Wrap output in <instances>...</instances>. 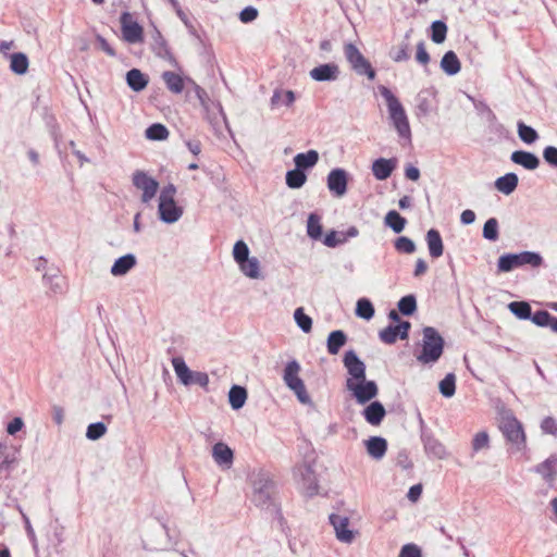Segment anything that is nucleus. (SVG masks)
I'll return each instance as SVG.
<instances>
[{
    "mask_svg": "<svg viewBox=\"0 0 557 557\" xmlns=\"http://www.w3.org/2000/svg\"><path fill=\"white\" fill-rule=\"evenodd\" d=\"M339 66L336 63H324L313 67L309 75L315 82H334L339 77Z\"/></svg>",
    "mask_w": 557,
    "mask_h": 557,
    "instance_id": "nucleus-16",
    "label": "nucleus"
},
{
    "mask_svg": "<svg viewBox=\"0 0 557 557\" xmlns=\"http://www.w3.org/2000/svg\"><path fill=\"white\" fill-rule=\"evenodd\" d=\"M258 17V10L251 5L246 7L239 13V20L243 23H249L255 21Z\"/></svg>",
    "mask_w": 557,
    "mask_h": 557,
    "instance_id": "nucleus-61",
    "label": "nucleus"
},
{
    "mask_svg": "<svg viewBox=\"0 0 557 557\" xmlns=\"http://www.w3.org/2000/svg\"><path fill=\"white\" fill-rule=\"evenodd\" d=\"M343 363L349 374L347 380H352L355 382L364 381L366 364L360 360L355 350L351 349L345 352Z\"/></svg>",
    "mask_w": 557,
    "mask_h": 557,
    "instance_id": "nucleus-13",
    "label": "nucleus"
},
{
    "mask_svg": "<svg viewBox=\"0 0 557 557\" xmlns=\"http://www.w3.org/2000/svg\"><path fill=\"white\" fill-rule=\"evenodd\" d=\"M133 185L143 191L141 201L145 203L150 202L159 188V183L145 171L137 170L132 176Z\"/></svg>",
    "mask_w": 557,
    "mask_h": 557,
    "instance_id": "nucleus-10",
    "label": "nucleus"
},
{
    "mask_svg": "<svg viewBox=\"0 0 557 557\" xmlns=\"http://www.w3.org/2000/svg\"><path fill=\"white\" fill-rule=\"evenodd\" d=\"M374 307L368 298H360L356 305V315L364 320H371L374 315Z\"/></svg>",
    "mask_w": 557,
    "mask_h": 557,
    "instance_id": "nucleus-43",
    "label": "nucleus"
},
{
    "mask_svg": "<svg viewBox=\"0 0 557 557\" xmlns=\"http://www.w3.org/2000/svg\"><path fill=\"white\" fill-rule=\"evenodd\" d=\"M517 127L518 136L523 143L530 145L537 140L539 134L533 127L524 124L522 121L518 122Z\"/></svg>",
    "mask_w": 557,
    "mask_h": 557,
    "instance_id": "nucleus-42",
    "label": "nucleus"
},
{
    "mask_svg": "<svg viewBox=\"0 0 557 557\" xmlns=\"http://www.w3.org/2000/svg\"><path fill=\"white\" fill-rule=\"evenodd\" d=\"M247 400V391L245 387L239 385H233L228 392V401L234 410H238L244 407Z\"/></svg>",
    "mask_w": 557,
    "mask_h": 557,
    "instance_id": "nucleus-32",
    "label": "nucleus"
},
{
    "mask_svg": "<svg viewBox=\"0 0 557 557\" xmlns=\"http://www.w3.org/2000/svg\"><path fill=\"white\" fill-rule=\"evenodd\" d=\"M123 39L128 44H137L144 41L143 27L133 20L129 12H123L120 17Z\"/></svg>",
    "mask_w": 557,
    "mask_h": 557,
    "instance_id": "nucleus-11",
    "label": "nucleus"
},
{
    "mask_svg": "<svg viewBox=\"0 0 557 557\" xmlns=\"http://www.w3.org/2000/svg\"><path fill=\"white\" fill-rule=\"evenodd\" d=\"M151 38H152L151 46H152V49L156 52V54L161 58L170 57L171 53L168 48L166 41L158 28L154 27Z\"/></svg>",
    "mask_w": 557,
    "mask_h": 557,
    "instance_id": "nucleus-34",
    "label": "nucleus"
},
{
    "mask_svg": "<svg viewBox=\"0 0 557 557\" xmlns=\"http://www.w3.org/2000/svg\"><path fill=\"white\" fill-rule=\"evenodd\" d=\"M483 237L491 242L498 239V221L495 218L488 219L483 226Z\"/></svg>",
    "mask_w": 557,
    "mask_h": 557,
    "instance_id": "nucleus-50",
    "label": "nucleus"
},
{
    "mask_svg": "<svg viewBox=\"0 0 557 557\" xmlns=\"http://www.w3.org/2000/svg\"><path fill=\"white\" fill-rule=\"evenodd\" d=\"M212 458L218 466L230 469L233 465L234 453L225 443L219 442L212 447Z\"/></svg>",
    "mask_w": 557,
    "mask_h": 557,
    "instance_id": "nucleus-18",
    "label": "nucleus"
},
{
    "mask_svg": "<svg viewBox=\"0 0 557 557\" xmlns=\"http://www.w3.org/2000/svg\"><path fill=\"white\" fill-rule=\"evenodd\" d=\"M441 69L447 74V75H456L460 72L461 64L457 57V54L454 51H447L442 60H441Z\"/></svg>",
    "mask_w": 557,
    "mask_h": 557,
    "instance_id": "nucleus-30",
    "label": "nucleus"
},
{
    "mask_svg": "<svg viewBox=\"0 0 557 557\" xmlns=\"http://www.w3.org/2000/svg\"><path fill=\"white\" fill-rule=\"evenodd\" d=\"M395 249L403 253H413L416 251V244L412 239L406 236H400L395 240Z\"/></svg>",
    "mask_w": 557,
    "mask_h": 557,
    "instance_id": "nucleus-54",
    "label": "nucleus"
},
{
    "mask_svg": "<svg viewBox=\"0 0 557 557\" xmlns=\"http://www.w3.org/2000/svg\"><path fill=\"white\" fill-rule=\"evenodd\" d=\"M346 242V237L337 238V232L331 231L327 233L323 239V244L330 248H334L341 244Z\"/></svg>",
    "mask_w": 557,
    "mask_h": 557,
    "instance_id": "nucleus-60",
    "label": "nucleus"
},
{
    "mask_svg": "<svg viewBox=\"0 0 557 557\" xmlns=\"http://www.w3.org/2000/svg\"><path fill=\"white\" fill-rule=\"evenodd\" d=\"M529 320H531L537 326L545 327L552 320V314L548 311L539 310L534 313H531V318Z\"/></svg>",
    "mask_w": 557,
    "mask_h": 557,
    "instance_id": "nucleus-57",
    "label": "nucleus"
},
{
    "mask_svg": "<svg viewBox=\"0 0 557 557\" xmlns=\"http://www.w3.org/2000/svg\"><path fill=\"white\" fill-rule=\"evenodd\" d=\"M379 90L386 101L391 124L401 139L411 143L409 119L399 99L385 86H380Z\"/></svg>",
    "mask_w": 557,
    "mask_h": 557,
    "instance_id": "nucleus-1",
    "label": "nucleus"
},
{
    "mask_svg": "<svg viewBox=\"0 0 557 557\" xmlns=\"http://www.w3.org/2000/svg\"><path fill=\"white\" fill-rule=\"evenodd\" d=\"M190 380L191 384H197L201 387H207L209 384V376L206 372L193 371Z\"/></svg>",
    "mask_w": 557,
    "mask_h": 557,
    "instance_id": "nucleus-62",
    "label": "nucleus"
},
{
    "mask_svg": "<svg viewBox=\"0 0 557 557\" xmlns=\"http://www.w3.org/2000/svg\"><path fill=\"white\" fill-rule=\"evenodd\" d=\"M162 78L170 91L174 94H181L183 91L184 81L178 74L166 71L162 74Z\"/></svg>",
    "mask_w": 557,
    "mask_h": 557,
    "instance_id": "nucleus-37",
    "label": "nucleus"
},
{
    "mask_svg": "<svg viewBox=\"0 0 557 557\" xmlns=\"http://www.w3.org/2000/svg\"><path fill=\"white\" fill-rule=\"evenodd\" d=\"M107 432V426L102 422H96L88 425L86 431V437L90 441H97L101 438Z\"/></svg>",
    "mask_w": 557,
    "mask_h": 557,
    "instance_id": "nucleus-53",
    "label": "nucleus"
},
{
    "mask_svg": "<svg viewBox=\"0 0 557 557\" xmlns=\"http://www.w3.org/2000/svg\"><path fill=\"white\" fill-rule=\"evenodd\" d=\"M10 69L18 74H25L28 69V58L25 53L16 52L11 55Z\"/></svg>",
    "mask_w": 557,
    "mask_h": 557,
    "instance_id": "nucleus-40",
    "label": "nucleus"
},
{
    "mask_svg": "<svg viewBox=\"0 0 557 557\" xmlns=\"http://www.w3.org/2000/svg\"><path fill=\"white\" fill-rule=\"evenodd\" d=\"M250 482L251 502L260 508H269L273 505L275 486L270 473L264 470L255 471L250 475Z\"/></svg>",
    "mask_w": 557,
    "mask_h": 557,
    "instance_id": "nucleus-2",
    "label": "nucleus"
},
{
    "mask_svg": "<svg viewBox=\"0 0 557 557\" xmlns=\"http://www.w3.org/2000/svg\"><path fill=\"white\" fill-rule=\"evenodd\" d=\"M285 180H286V185L289 188L298 189L305 185V183L307 181V175L304 171L295 168L294 170L287 171Z\"/></svg>",
    "mask_w": 557,
    "mask_h": 557,
    "instance_id": "nucleus-36",
    "label": "nucleus"
},
{
    "mask_svg": "<svg viewBox=\"0 0 557 557\" xmlns=\"http://www.w3.org/2000/svg\"><path fill=\"white\" fill-rule=\"evenodd\" d=\"M412 34V29H409L406 34H405V38L404 40L398 45V46H395L393 47L391 50H389V57L393 61L395 62H404V61H407L409 58H410V54H409V49H410V45H409V38Z\"/></svg>",
    "mask_w": 557,
    "mask_h": 557,
    "instance_id": "nucleus-25",
    "label": "nucleus"
},
{
    "mask_svg": "<svg viewBox=\"0 0 557 557\" xmlns=\"http://www.w3.org/2000/svg\"><path fill=\"white\" fill-rule=\"evenodd\" d=\"M379 337L383 343L391 345L397 341L399 335L397 333V329H395V325H388L380 331Z\"/></svg>",
    "mask_w": 557,
    "mask_h": 557,
    "instance_id": "nucleus-56",
    "label": "nucleus"
},
{
    "mask_svg": "<svg viewBox=\"0 0 557 557\" xmlns=\"http://www.w3.org/2000/svg\"><path fill=\"white\" fill-rule=\"evenodd\" d=\"M519 183V178L515 173H507L495 181V187L498 191L510 195L515 191Z\"/></svg>",
    "mask_w": 557,
    "mask_h": 557,
    "instance_id": "nucleus-28",
    "label": "nucleus"
},
{
    "mask_svg": "<svg viewBox=\"0 0 557 557\" xmlns=\"http://www.w3.org/2000/svg\"><path fill=\"white\" fill-rule=\"evenodd\" d=\"M126 82L128 87L134 91H141L148 85L147 76L138 69H132L126 73Z\"/></svg>",
    "mask_w": 557,
    "mask_h": 557,
    "instance_id": "nucleus-27",
    "label": "nucleus"
},
{
    "mask_svg": "<svg viewBox=\"0 0 557 557\" xmlns=\"http://www.w3.org/2000/svg\"><path fill=\"white\" fill-rule=\"evenodd\" d=\"M535 471L543 478L550 480L555 475V461L547 459L544 462L536 466Z\"/></svg>",
    "mask_w": 557,
    "mask_h": 557,
    "instance_id": "nucleus-55",
    "label": "nucleus"
},
{
    "mask_svg": "<svg viewBox=\"0 0 557 557\" xmlns=\"http://www.w3.org/2000/svg\"><path fill=\"white\" fill-rule=\"evenodd\" d=\"M508 308L520 320H529L531 318L532 309L527 301H512L508 305Z\"/></svg>",
    "mask_w": 557,
    "mask_h": 557,
    "instance_id": "nucleus-41",
    "label": "nucleus"
},
{
    "mask_svg": "<svg viewBox=\"0 0 557 557\" xmlns=\"http://www.w3.org/2000/svg\"><path fill=\"white\" fill-rule=\"evenodd\" d=\"M416 59L422 65H426L430 62V54L428 53L423 41H420L417 45Z\"/></svg>",
    "mask_w": 557,
    "mask_h": 557,
    "instance_id": "nucleus-64",
    "label": "nucleus"
},
{
    "mask_svg": "<svg viewBox=\"0 0 557 557\" xmlns=\"http://www.w3.org/2000/svg\"><path fill=\"white\" fill-rule=\"evenodd\" d=\"M347 343V335L342 330L333 331L329 334L326 341L327 351L331 355H337L341 348Z\"/></svg>",
    "mask_w": 557,
    "mask_h": 557,
    "instance_id": "nucleus-29",
    "label": "nucleus"
},
{
    "mask_svg": "<svg viewBox=\"0 0 557 557\" xmlns=\"http://www.w3.org/2000/svg\"><path fill=\"white\" fill-rule=\"evenodd\" d=\"M327 188L330 193L337 197L342 198L347 193L348 185V173L346 170L336 168L330 171L326 180Z\"/></svg>",
    "mask_w": 557,
    "mask_h": 557,
    "instance_id": "nucleus-12",
    "label": "nucleus"
},
{
    "mask_svg": "<svg viewBox=\"0 0 557 557\" xmlns=\"http://www.w3.org/2000/svg\"><path fill=\"white\" fill-rule=\"evenodd\" d=\"M367 453L376 460L382 459L387 450V442L381 436H371L366 441Z\"/></svg>",
    "mask_w": 557,
    "mask_h": 557,
    "instance_id": "nucleus-23",
    "label": "nucleus"
},
{
    "mask_svg": "<svg viewBox=\"0 0 557 557\" xmlns=\"http://www.w3.org/2000/svg\"><path fill=\"white\" fill-rule=\"evenodd\" d=\"M137 263L135 255L127 253L117 258L111 267V274L113 276H123L128 273Z\"/></svg>",
    "mask_w": 557,
    "mask_h": 557,
    "instance_id": "nucleus-22",
    "label": "nucleus"
},
{
    "mask_svg": "<svg viewBox=\"0 0 557 557\" xmlns=\"http://www.w3.org/2000/svg\"><path fill=\"white\" fill-rule=\"evenodd\" d=\"M386 414L384 406L380 401H372L363 410V417L371 425H379Z\"/></svg>",
    "mask_w": 557,
    "mask_h": 557,
    "instance_id": "nucleus-24",
    "label": "nucleus"
},
{
    "mask_svg": "<svg viewBox=\"0 0 557 557\" xmlns=\"http://www.w3.org/2000/svg\"><path fill=\"white\" fill-rule=\"evenodd\" d=\"M172 366L178 381L185 386L190 385V377L193 371L187 367L186 362L182 357H174L172 359Z\"/></svg>",
    "mask_w": 557,
    "mask_h": 557,
    "instance_id": "nucleus-31",
    "label": "nucleus"
},
{
    "mask_svg": "<svg viewBox=\"0 0 557 557\" xmlns=\"http://www.w3.org/2000/svg\"><path fill=\"white\" fill-rule=\"evenodd\" d=\"M319 161V152L317 150H308L294 157L295 168L306 171L313 168Z\"/></svg>",
    "mask_w": 557,
    "mask_h": 557,
    "instance_id": "nucleus-26",
    "label": "nucleus"
},
{
    "mask_svg": "<svg viewBox=\"0 0 557 557\" xmlns=\"http://www.w3.org/2000/svg\"><path fill=\"white\" fill-rule=\"evenodd\" d=\"M472 453L476 454L481 450H486L490 448V436L486 431L478 432L471 443Z\"/></svg>",
    "mask_w": 557,
    "mask_h": 557,
    "instance_id": "nucleus-46",
    "label": "nucleus"
},
{
    "mask_svg": "<svg viewBox=\"0 0 557 557\" xmlns=\"http://www.w3.org/2000/svg\"><path fill=\"white\" fill-rule=\"evenodd\" d=\"M500 431L508 443L516 448V450H522L525 447V434L521 422L512 417H503L500 422Z\"/></svg>",
    "mask_w": 557,
    "mask_h": 557,
    "instance_id": "nucleus-8",
    "label": "nucleus"
},
{
    "mask_svg": "<svg viewBox=\"0 0 557 557\" xmlns=\"http://www.w3.org/2000/svg\"><path fill=\"white\" fill-rule=\"evenodd\" d=\"M396 168V160L379 158L372 163L373 176L379 181L387 180Z\"/></svg>",
    "mask_w": 557,
    "mask_h": 557,
    "instance_id": "nucleus-19",
    "label": "nucleus"
},
{
    "mask_svg": "<svg viewBox=\"0 0 557 557\" xmlns=\"http://www.w3.org/2000/svg\"><path fill=\"white\" fill-rule=\"evenodd\" d=\"M541 430L544 434L557 436V420L553 417H546L541 422Z\"/></svg>",
    "mask_w": 557,
    "mask_h": 557,
    "instance_id": "nucleus-59",
    "label": "nucleus"
},
{
    "mask_svg": "<svg viewBox=\"0 0 557 557\" xmlns=\"http://www.w3.org/2000/svg\"><path fill=\"white\" fill-rule=\"evenodd\" d=\"M294 319L298 325V327L305 332L309 333L312 329V319L307 315L304 311V308L299 307L294 312Z\"/></svg>",
    "mask_w": 557,
    "mask_h": 557,
    "instance_id": "nucleus-49",
    "label": "nucleus"
},
{
    "mask_svg": "<svg viewBox=\"0 0 557 557\" xmlns=\"http://www.w3.org/2000/svg\"><path fill=\"white\" fill-rule=\"evenodd\" d=\"M295 101V94L292 90H275L271 97V106L276 107L278 104H285L289 107Z\"/></svg>",
    "mask_w": 557,
    "mask_h": 557,
    "instance_id": "nucleus-44",
    "label": "nucleus"
},
{
    "mask_svg": "<svg viewBox=\"0 0 557 557\" xmlns=\"http://www.w3.org/2000/svg\"><path fill=\"white\" fill-rule=\"evenodd\" d=\"M444 350V339L436 329L425 326L423 329L422 349L417 355V360L423 364L435 363Z\"/></svg>",
    "mask_w": 557,
    "mask_h": 557,
    "instance_id": "nucleus-3",
    "label": "nucleus"
},
{
    "mask_svg": "<svg viewBox=\"0 0 557 557\" xmlns=\"http://www.w3.org/2000/svg\"><path fill=\"white\" fill-rule=\"evenodd\" d=\"M543 264V258L539 252L522 251L519 253H506L498 258L497 268L499 272H510L516 268L530 265L540 268Z\"/></svg>",
    "mask_w": 557,
    "mask_h": 557,
    "instance_id": "nucleus-5",
    "label": "nucleus"
},
{
    "mask_svg": "<svg viewBox=\"0 0 557 557\" xmlns=\"http://www.w3.org/2000/svg\"><path fill=\"white\" fill-rule=\"evenodd\" d=\"M168 136V128L160 123H154L146 129V137L151 140H164Z\"/></svg>",
    "mask_w": 557,
    "mask_h": 557,
    "instance_id": "nucleus-47",
    "label": "nucleus"
},
{
    "mask_svg": "<svg viewBox=\"0 0 557 557\" xmlns=\"http://www.w3.org/2000/svg\"><path fill=\"white\" fill-rule=\"evenodd\" d=\"M240 268V271L249 278H260L261 272H260V262L256 257L248 258L240 264H238Z\"/></svg>",
    "mask_w": 557,
    "mask_h": 557,
    "instance_id": "nucleus-33",
    "label": "nucleus"
},
{
    "mask_svg": "<svg viewBox=\"0 0 557 557\" xmlns=\"http://www.w3.org/2000/svg\"><path fill=\"white\" fill-rule=\"evenodd\" d=\"M425 242L428 245L429 253L433 259H437L443 256L444 244L437 230H429L425 235Z\"/></svg>",
    "mask_w": 557,
    "mask_h": 557,
    "instance_id": "nucleus-20",
    "label": "nucleus"
},
{
    "mask_svg": "<svg viewBox=\"0 0 557 557\" xmlns=\"http://www.w3.org/2000/svg\"><path fill=\"white\" fill-rule=\"evenodd\" d=\"M398 557H422V552L417 544L408 543L401 547Z\"/></svg>",
    "mask_w": 557,
    "mask_h": 557,
    "instance_id": "nucleus-58",
    "label": "nucleus"
},
{
    "mask_svg": "<svg viewBox=\"0 0 557 557\" xmlns=\"http://www.w3.org/2000/svg\"><path fill=\"white\" fill-rule=\"evenodd\" d=\"M417 309V300L413 295L404 296L398 301V310L405 315H411Z\"/></svg>",
    "mask_w": 557,
    "mask_h": 557,
    "instance_id": "nucleus-51",
    "label": "nucleus"
},
{
    "mask_svg": "<svg viewBox=\"0 0 557 557\" xmlns=\"http://www.w3.org/2000/svg\"><path fill=\"white\" fill-rule=\"evenodd\" d=\"M421 440L428 457L443 460L449 456L445 445L432 433L423 431L421 434Z\"/></svg>",
    "mask_w": 557,
    "mask_h": 557,
    "instance_id": "nucleus-14",
    "label": "nucleus"
},
{
    "mask_svg": "<svg viewBox=\"0 0 557 557\" xmlns=\"http://www.w3.org/2000/svg\"><path fill=\"white\" fill-rule=\"evenodd\" d=\"M301 368L297 360H290L286 363L283 381L286 386L294 392L299 403L304 405L311 404V398L306 389L304 381L299 377Z\"/></svg>",
    "mask_w": 557,
    "mask_h": 557,
    "instance_id": "nucleus-6",
    "label": "nucleus"
},
{
    "mask_svg": "<svg viewBox=\"0 0 557 557\" xmlns=\"http://www.w3.org/2000/svg\"><path fill=\"white\" fill-rule=\"evenodd\" d=\"M330 523L332 524L336 539L346 544L352 543L355 540V533L352 530L348 528L349 525V518L346 516H341L336 513H332L329 517Z\"/></svg>",
    "mask_w": 557,
    "mask_h": 557,
    "instance_id": "nucleus-15",
    "label": "nucleus"
},
{
    "mask_svg": "<svg viewBox=\"0 0 557 557\" xmlns=\"http://www.w3.org/2000/svg\"><path fill=\"white\" fill-rule=\"evenodd\" d=\"M158 212L160 220L168 224L177 222L183 215V209L175 200L159 201Z\"/></svg>",
    "mask_w": 557,
    "mask_h": 557,
    "instance_id": "nucleus-17",
    "label": "nucleus"
},
{
    "mask_svg": "<svg viewBox=\"0 0 557 557\" xmlns=\"http://www.w3.org/2000/svg\"><path fill=\"white\" fill-rule=\"evenodd\" d=\"M343 51L346 61L356 74L361 76L364 75L371 81L375 78L374 69L356 45L352 42H346L343 47Z\"/></svg>",
    "mask_w": 557,
    "mask_h": 557,
    "instance_id": "nucleus-7",
    "label": "nucleus"
},
{
    "mask_svg": "<svg viewBox=\"0 0 557 557\" xmlns=\"http://www.w3.org/2000/svg\"><path fill=\"white\" fill-rule=\"evenodd\" d=\"M233 257L238 264L250 258L249 248L245 242L238 240L235 243L233 248Z\"/></svg>",
    "mask_w": 557,
    "mask_h": 557,
    "instance_id": "nucleus-52",
    "label": "nucleus"
},
{
    "mask_svg": "<svg viewBox=\"0 0 557 557\" xmlns=\"http://www.w3.org/2000/svg\"><path fill=\"white\" fill-rule=\"evenodd\" d=\"M307 234L314 240L321 239L322 237L321 218L317 213H310L308 216Z\"/></svg>",
    "mask_w": 557,
    "mask_h": 557,
    "instance_id": "nucleus-38",
    "label": "nucleus"
},
{
    "mask_svg": "<svg viewBox=\"0 0 557 557\" xmlns=\"http://www.w3.org/2000/svg\"><path fill=\"white\" fill-rule=\"evenodd\" d=\"M346 387L351 392L358 404H366L377 395V385L374 381H358L346 380Z\"/></svg>",
    "mask_w": 557,
    "mask_h": 557,
    "instance_id": "nucleus-9",
    "label": "nucleus"
},
{
    "mask_svg": "<svg viewBox=\"0 0 557 557\" xmlns=\"http://www.w3.org/2000/svg\"><path fill=\"white\" fill-rule=\"evenodd\" d=\"M431 39L435 44H442L446 39L447 25L443 21H434L431 25Z\"/></svg>",
    "mask_w": 557,
    "mask_h": 557,
    "instance_id": "nucleus-48",
    "label": "nucleus"
},
{
    "mask_svg": "<svg viewBox=\"0 0 557 557\" xmlns=\"http://www.w3.org/2000/svg\"><path fill=\"white\" fill-rule=\"evenodd\" d=\"M384 223L398 234L404 231L407 221L397 211L391 210L386 213Z\"/></svg>",
    "mask_w": 557,
    "mask_h": 557,
    "instance_id": "nucleus-35",
    "label": "nucleus"
},
{
    "mask_svg": "<svg viewBox=\"0 0 557 557\" xmlns=\"http://www.w3.org/2000/svg\"><path fill=\"white\" fill-rule=\"evenodd\" d=\"M314 458L307 457L294 468V480L302 492L308 496H313L318 493V479L313 469Z\"/></svg>",
    "mask_w": 557,
    "mask_h": 557,
    "instance_id": "nucleus-4",
    "label": "nucleus"
},
{
    "mask_svg": "<svg viewBox=\"0 0 557 557\" xmlns=\"http://www.w3.org/2000/svg\"><path fill=\"white\" fill-rule=\"evenodd\" d=\"M15 461V454L7 443L0 442V473L8 471Z\"/></svg>",
    "mask_w": 557,
    "mask_h": 557,
    "instance_id": "nucleus-39",
    "label": "nucleus"
},
{
    "mask_svg": "<svg viewBox=\"0 0 557 557\" xmlns=\"http://www.w3.org/2000/svg\"><path fill=\"white\" fill-rule=\"evenodd\" d=\"M544 160L552 166L557 168V148L554 146H547L543 150Z\"/></svg>",
    "mask_w": 557,
    "mask_h": 557,
    "instance_id": "nucleus-63",
    "label": "nucleus"
},
{
    "mask_svg": "<svg viewBox=\"0 0 557 557\" xmlns=\"http://www.w3.org/2000/svg\"><path fill=\"white\" fill-rule=\"evenodd\" d=\"M510 160L523 166L527 170L533 171L539 168L540 159L532 152L524 150H516L511 153Z\"/></svg>",
    "mask_w": 557,
    "mask_h": 557,
    "instance_id": "nucleus-21",
    "label": "nucleus"
},
{
    "mask_svg": "<svg viewBox=\"0 0 557 557\" xmlns=\"http://www.w3.org/2000/svg\"><path fill=\"white\" fill-rule=\"evenodd\" d=\"M440 392L446 397L450 398L455 395L456 392V376L454 373H448L446 376L440 382Z\"/></svg>",
    "mask_w": 557,
    "mask_h": 557,
    "instance_id": "nucleus-45",
    "label": "nucleus"
}]
</instances>
